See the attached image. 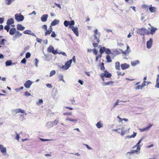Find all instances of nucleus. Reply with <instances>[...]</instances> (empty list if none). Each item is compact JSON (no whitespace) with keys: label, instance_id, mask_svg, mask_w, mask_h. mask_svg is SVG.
I'll return each mask as SVG.
<instances>
[{"label":"nucleus","instance_id":"22","mask_svg":"<svg viewBox=\"0 0 159 159\" xmlns=\"http://www.w3.org/2000/svg\"><path fill=\"white\" fill-rule=\"evenodd\" d=\"M114 83V82H113V81H110L109 82H103L102 83V84L103 86H105L109 85L110 84H113Z\"/></svg>","mask_w":159,"mask_h":159},{"label":"nucleus","instance_id":"62","mask_svg":"<svg viewBox=\"0 0 159 159\" xmlns=\"http://www.w3.org/2000/svg\"><path fill=\"white\" fill-rule=\"evenodd\" d=\"M57 54H62V55H63L64 56H66V53L65 52H58Z\"/></svg>","mask_w":159,"mask_h":159},{"label":"nucleus","instance_id":"53","mask_svg":"<svg viewBox=\"0 0 159 159\" xmlns=\"http://www.w3.org/2000/svg\"><path fill=\"white\" fill-rule=\"evenodd\" d=\"M124 129V128L122 127L121 129V134L122 136H123L125 133V132L123 131Z\"/></svg>","mask_w":159,"mask_h":159},{"label":"nucleus","instance_id":"52","mask_svg":"<svg viewBox=\"0 0 159 159\" xmlns=\"http://www.w3.org/2000/svg\"><path fill=\"white\" fill-rule=\"evenodd\" d=\"M146 83H147V81H144L143 83L142 84L141 86L142 88L146 85L145 84Z\"/></svg>","mask_w":159,"mask_h":159},{"label":"nucleus","instance_id":"23","mask_svg":"<svg viewBox=\"0 0 159 159\" xmlns=\"http://www.w3.org/2000/svg\"><path fill=\"white\" fill-rule=\"evenodd\" d=\"M15 111L16 112V113L20 112L21 113H25V114L26 115V113H25V111L20 108H19L17 109H16L15 110Z\"/></svg>","mask_w":159,"mask_h":159},{"label":"nucleus","instance_id":"9","mask_svg":"<svg viewBox=\"0 0 159 159\" xmlns=\"http://www.w3.org/2000/svg\"><path fill=\"white\" fill-rule=\"evenodd\" d=\"M48 16V14H45L43 15L41 18V20L42 22H45L47 20Z\"/></svg>","mask_w":159,"mask_h":159},{"label":"nucleus","instance_id":"28","mask_svg":"<svg viewBox=\"0 0 159 159\" xmlns=\"http://www.w3.org/2000/svg\"><path fill=\"white\" fill-rule=\"evenodd\" d=\"M96 126L98 128H100L102 127L103 124L101 121H99L96 124Z\"/></svg>","mask_w":159,"mask_h":159},{"label":"nucleus","instance_id":"63","mask_svg":"<svg viewBox=\"0 0 159 159\" xmlns=\"http://www.w3.org/2000/svg\"><path fill=\"white\" fill-rule=\"evenodd\" d=\"M84 145L86 147V148L92 150V148L90 147L88 144H84Z\"/></svg>","mask_w":159,"mask_h":159},{"label":"nucleus","instance_id":"39","mask_svg":"<svg viewBox=\"0 0 159 159\" xmlns=\"http://www.w3.org/2000/svg\"><path fill=\"white\" fill-rule=\"evenodd\" d=\"M10 28V25H6L5 26L4 29L6 30L7 32H8L9 31Z\"/></svg>","mask_w":159,"mask_h":159},{"label":"nucleus","instance_id":"41","mask_svg":"<svg viewBox=\"0 0 159 159\" xmlns=\"http://www.w3.org/2000/svg\"><path fill=\"white\" fill-rule=\"evenodd\" d=\"M46 126L48 128H50L53 127L52 126L51 122H47L46 124Z\"/></svg>","mask_w":159,"mask_h":159},{"label":"nucleus","instance_id":"21","mask_svg":"<svg viewBox=\"0 0 159 159\" xmlns=\"http://www.w3.org/2000/svg\"><path fill=\"white\" fill-rule=\"evenodd\" d=\"M12 64L14 65L15 63H12V61L11 60H9L5 62V65L6 66H9L11 65Z\"/></svg>","mask_w":159,"mask_h":159},{"label":"nucleus","instance_id":"44","mask_svg":"<svg viewBox=\"0 0 159 159\" xmlns=\"http://www.w3.org/2000/svg\"><path fill=\"white\" fill-rule=\"evenodd\" d=\"M59 79L61 81L62 80L63 82H65V81L63 79V76L61 74H60L59 76Z\"/></svg>","mask_w":159,"mask_h":159},{"label":"nucleus","instance_id":"4","mask_svg":"<svg viewBox=\"0 0 159 159\" xmlns=\"http://www.w3.org/2000/svg\"><path fill=\"white\" fill-rule=\"evenodd\" d=\"M103 76L107 78H110L111 76V75L108 72L105 70L104 71V73H102L100 75L101 77H103Z\"/></svg>","mask_w":159,"mask_h":159},{"label":"nucleus","instance_id":"58","mask_svg":"<svg viewBox=\"0 0 159 159\" xmlns=\"http://www.w3.org/2000/svg\"><path fill=\"white\" fill-rule=\"evenodd\" d=\"M100 69L102 70H103L105 69V67L104 66V63H102V65L100 67Z\"/></svg>","mask_w":159,"mask_h":159},{"label":"nucleus","instance_id":"5","mask_svg":"<svg viewBox=\"0 0 159 159\" xmlns=\"http://www.w3.org/2000/svg\"><path fill=\"white\" fill-rule=\"evenodd\" d=\"M33 82L30 80L27 81L24 84L25 87L27 89H29Z\"/></svg>","mask_w":159,"mask_h":159},{"label":"nucleus","instance_id":"26","mask_svg":"<svg viewBox=\"0 0 159 159\" xmlns=\"http://www.w3.org/2000/svg\"><path fill=\"white\" fill-rule=\"evenodd\" d=\"M115 68L116 70H120V62L118 61H117L115 63Z\"/></svg>","mask_w":159,"mask_h":159},{"label":"nucleus","instance_id":"54","mask_svg":"<svg viewBox=\"0 0 159 159\" xmlns=\"http://www.w3.org/2000/svg\"><path fill=\"white\" fill-rule=\"evenodd\" d=\"M101 57H102V55L101 54L98 55L96 57V60H95L96 61H97L98 59V58H99Z\"/></svg>","mask_w":159,"mask_h":159},{"label":"nucleus","instance_id":"50","mask_svg":"<svg viewBox=\"0 0 159 159\" xmlns=\"http://www.w3.org/2000/svg\"><path fill=\"white\" fill-rule=\"evenodd\" d=\"M51 34V36L53 38H55L56 37V34L54 31H52Z\"/></svg>","mask_w":159,"mask_h":159},{"label":"nucleus","instance_id":"7","mask_svg":"<svg viewBox=\"0 0 159 159\" xmlns=\"http://www.w3.org/2000/svg\"><path fill=\"white\" fill-rule=\"evenodd\" d=\"M153 125L152 124H150L147 127L143 129H140L139 130L141 132H143L144 131H147Z\"/></svg>","mask_w":159,"mask_h":159},{"label":"nucleus","instance_id":"2","mask_svg":"<svg viewBox=\"0 0 159 159\" xmlns=\"http://www.w3.org/2000/svg\"><path fill=\"white\" fill-rule=\"evenodd\" d=\"M48 52H52L54 55H56L58 53L57 51L55 50L53 47L52 45L49 46L47 49Z\"/></svg>","mask_w":159,"mask_h":159},{"label":"nucleus","instance_id":"51","mask_svg":"<svg viewBox=\"0 0 159 159\" xmlns=\"http://www.w3.org/2000/svg\"><path fill=\"white\" fill-rule=\"evenodd\" d=\"M129 154V155L131 156L134 153V150H132L130 151V152H127V154Z\"/></svg>","mask_w":159,"mask_h":159},{"label":"nucleus","instance_id":"8","mask_svg":"<svg viewBox=\"0 0 159 159\" xmlns=\"http://www.w3.org/2000/svg\"><path fill=\"white\" fill-rule=\"evenodd\" d=\"M72 60L71 59L67 61L65 64V66L66 68V69L67 70L68 69L69 67L70 66L71 63H72Z\"/></svg>","mask_w":159,"mask_h":159},{"label":"nucleus","instance_id":"17","mask_svg":"<svg viewBox=\"0 0 159 159\" xmlns=\"http://www.w3.org/2000/svg\"><path fill=\"white\" fill-rule=\"evenodd\" d=\"M72 30L74 32L76 36L78 37L79 36L78 28L77 27H75L74 28H73Z\"/></svg>","mask_w":159,"mask_h":159},{"label":"nucleus","instance_id":"25","mask_svg":"<svg viewBox=\"0 0 159 159\" xmlns=\"http://www.w3.org/2000/svg\"><path fill=\"white\" fill-rule=\"evenodd\" d=\"M66 120H69L70 121L73 122L74 123H76L78 121L77 119H73L69 117H67L66 118Z\"/></svg>","mask_w":159,"mask_h":159},{"label":"nucleus","instance_id":"11","mask_svg":"<svg viewBox=\"0 0 159 159\" xmlns=\"http://www.w3.org/2000/svg\"><path fill=\"white\" fill-rule=\"evenodd\" d=\"M149 9L152 13H155L157 10L156 8L152 7L151 5L149 6Z\"/></svg>","mask_w":159,"mask_h":159},{"label":"nucleus","instance_id":"59","mask_svg":"<svg viewBox=\"0 0 159 159\" xmlns=\"http://www.w3.org/2000/svg\"><path fill=\"white\" fill-rule=\"evenodd\" d=\"M39 139L41 141L43 142L48 141L50 140L48 139H43L42 138H39Z\"/></svg>","mask_w":159,"mask_h":159},{"label":"nucleus","instance_id":"12","mask_svg":"<svg viewBox=\"0 0 159 159\" xmlns=\"http://www.w3.org/2000/svg\"><path fill=\"white\" fill-rule=\"evenodd\" d=\"M152 40L150 39L149 40L147 41V47L148 48H150L152 46Z\"/></svg>","mask_w":159,"mask_h":159},{"label":"nucleus","instance_id":"10","mask_svg":"<svg viewBox=\"0 0 159 159\" xmlns=\"http://www.w3.org/2000/svg\"><path fill=\"white\" fill-rule=\"evenodd\" d=\"M130 66L126 63H123L121 65V67L122 70H125L129 68Z\"/></svg>","mask_w":159,"mask_h":159},{"label":"nucleus","instance_id":"37","mask_svg":"<svg viewBox=\"0 0 159 159\" xmlns=\"http://www.w3.org/2000/svg\"><path fill=\"white\" fill-rule=\"evenodd\" d=\"M94 32L95 33L94 35H98L99 37H100L101 34L99 33L98 32V31L97 29H96L94 31Z\"/></svg>","mask_w":159,"mask_h":159},{"label":"nucleus","instance_id":"34","mask_svg":"<svg viewBox=\"0 0 159 159\" xmlns=\"http://www.w3.org/2000/svg\"><path fill=\"white\" fill-rule=\"evenodd\" d=\"M106 59L107 60V62H111L112 61V60L111 59L110 56L109 55L106 56Z\"/></svg>","mask_w":159,"mask_h":159},{"label":"nucleus","instance_id":"47","mask_svg":"<svg viewBox=\"0 0 159 159\" xmlns=\"http://www.w3.org/2000/svg\"><path fill=\"white\" fill-rule=\"evenodd\" d=\"M30 57V53L29 52H27L25 54V57L26 58H28Z\"/></svg>","mask_w":159,"mask_h":159},{"label":"nucleus","instance_id":"29","mask_svg":"<svg viewBox=\"0 0 159 159\" xmlns=\"http://www.w3.org/2000/svg\"><path fill=\"white\" fill-rule=\"evenodd\" d=\"M106 50V48L105 47H101L99 50V52L101 54H102L104 52H105Z\"/></svg>","mask_w":159,"mask_h":159},{"label":"nucleus","instance_id":"49","mask_svg":"<svg viewBox=\"0 0 159 159\" xmlns=\"http://www.w3.org/2000/svg\"><path fill=\"white\" fill-rule=\"evenodd\" d=\"M142 89V88L141 86V85H139L138 86H136L135 88V89L136 90H138V89Z\"/></svg>","mask_w":159,"mask_h":159},{"label":"nucleus","instance_id":"30","mask_svg":"<svg viewBox=\"0 0 159 159\" xmlns=\"http://www.w3.org/2000/svg\"><path fill=\"white\" fill-rule=\"evenodd\" d=\"M136 147H137V149L134 150V153H136L137 154H139L140 153V146H136Z\"/></svg>","mask_w":159,"mask_h":159},{"label":"nucleus","instance_id":"57","mask_svg":"<svg viewBox=\"0 0 159 159\" xmlns=\"http://www.w3.org/2000/svg\"><path fill=\"white\" fill-rule=\"evenodd\" d=\"M75 24V22L73 20H71L70 21V25H73Z\"/></svg>","mask_w":159,"mask_h":159},{"label":"nucleus","instance_id":"43","mask_svg":"<svg viewBox=\"0 0 159 159\" xmlns=\"http://www.w3.org/2000/svg\"><path fill=\"white\" fill-rule=\"evenodd\" d=\"M56 73V71L55 70H53L51 71L50 73L49 76L52 77L53 75Z\"/></svg>","mask_w":159,"mask_h":159},{"label":"nucleus","instance_id":"42","mask_svg":"<svg viewBox=\"0 0 159 159\" xmlns=\"http://www.w3.org/2000/svg\"><path fill=\"white\" fill-rule=\"evenodd\" d=\"M156 83V84L155 86V87L157 88H159V82L158 79H157Z\"/></svg>","mask_w":159,"mask_h":159},{"label":"nucleus","instance_id":"16","mask_svg":"<svg viewBox=\"0 0 159 159\" xmlns=\"http://www.w3.org/2000/svg\"><path fill=\"white\" fill-rule=\"evenodd\" d=\"M16 29L14 28H11L9 31V34L11 35H13L16 33Z\"/></svg>","mask_w":159,"mask_h":159},{"label":"nucleus","instance_id":"35","mask_svg":"<svg viewBox=\"0 0 159 159\" xmlns=\"http://www.w3.org/2000/svg\"><path fill=\"white\" fill-rule=\"evenodd\" d=\"M105 53L108 55L112 54L111 51L109 48H106V50H105Z\"/></svg>","mask_w":159,"mask_h":159},{"label":"nucleus","instance_id":"36","mask_svg":"<svg viewBox=\"0 0 159 159\" xmlns=\"http://www.w3.org/2000/svg\"><path fill=\"white\" fill-rule=\"evenodd\" d=\"M6 3L7 5H9L11 4V3L14 1L15 0H5Z\"/></svg>","mask_w":159,"mask_h":159},{"label":"nucleus","instance_id":"55","mask_svg":"<svg viewBox=\"0 0 159 159\" xmlns=\"http://www.w3.org/2000/svg\"><path fill=\"white\" fill-rule=\"evenodd\" d=\"M119 100H118L117 101V102L114 103L113 106V108H114L116 106L118 105Z\"/></svg>","mask_w":159,"mask_h":159},{"label":"nucleus","instance_id":"60","mask_svg":"<svg viewBox=\"0 0 159 159\" xmlns=\"http://www.w3.org/2000/svg\"><path fill=\"white\" fill-rule=\"evenodd\" d=\"M63 115H66V116L71 115V113H69V112H65L63 113Z\"/></svg>","mask_w":159,"mask_h":159},{"label":"nucleus","instance_id":"3","mask_svg":"<svg viewBox=\"0 0 159 159\" xmlns=\"http://www.w3.org/2000/svg\"><path fill=\"white\" fill-rule=\"evenodd\" d=\"M147 30V29L142 28L141 29H138L137 30V33L139 34L142 35H144L146 34V31Z\"/></svg>","mask_w":159,"mask_h":159},{"label":"nucleus","instance_id":"19","mask_svg":"<svg viewBox=\"0 0 159 159\" xmlns=\"http://www.w3.org/2000/svg\"><path fill=\"white\" fill-rule=\"evenodd\" d=\"M49 30H47L45 33V35L47 36L48 35H49L50 33L52 32V28L51 26H50L49 28Z\"/></svg>","mask_w":159,"mask_h":159},{"label":"nucleus","instance_id":"6","mask_svg":"<svg viewBox=\"0 0 159 159\" xmlns=\"http://www.w3.org/2000/svg\"><path fill=\"white\" fill-rule=\"evenodd\" d=\"M23 33L25 34H27L29 35H31L33 36H34L35 37H36V36L35 34L33 33L32 31L30 30H25L23 32Z\"/></svg>","mask_w":159,"mask_h":159},{"label":"nucleus","instance_id":"48","mask_svg":"<svg viewBox=\"0 0 159 159\" xmlns=\"http://www.w3.org/2000/svg\"><path fill=\"white\" fill-rule=\"evenodd\" d=\"M35 66L36 67H37L38 66V63H39V60H38V59L37 58H35Z\"/></svg>","mask_w":159,"mask_h":159},{"label":"nucleus","instance_id":"15","mask_svg":"<svg viewBox=\"0 0 159 159\" xmlns=\"http://www.w3.org/2000/svg\"><path fill=\"white\" fill-rule=\"evenodd\" d=\"M14 20L13 18H11L8 19L7 21V25H10L12 24H13L14 23Z\"/></svg>","mask_w":159,"mask_h":159},{"label":"nucleus","instance_id":"31","mask_svg":"<svg viewBox=\"0 0 159 159\" xmlns=\"http://www.w3.org/2000/svg\"><path fill=\"white\" fill-rule=\"evenodd\" d=\"M100 41L99 38H98L97 36L94 35V41L95 42L99 43Z\"/></svg>","mask_w":159,"mask_h":159},{"label":"nucleus","instance_id":"40","mask_svg":"<svg viewBox=\"0 0 159 159\" xmlns=\"http://www.w3.org/2000/svg\"><path fill=\"white\" fill-rule=\"evenodd\" d=\"M64 24L66 27H67L70 25V21L65 20L64 22Z\"/></svg>","mask_w":159,"mask_h":159},{"label":"nucleus","instance_id":"61","mask_svg":"<svg viewBox=\"0 0 159 159\" xmlns=\"http://www.w3.org/2000/svg\"><path fill=\"white\" fill-rule=\"evenodd\" d=\"M26 62V60L25 58H24L21 61V63L25 64Z\"/></svg>","mask_w":159,"mask_h":159},{"label":"nucleus","instance_id":"27","mask_svg":"<svg viewBox=\"0 0 159 159\" xmlns=\"http://www.w3.org/2000/svg\"><path fill=\"white\" fill-rule=\"evenodd\" d=\"M133 134L131 135H127L126 136V138H128V139H130V138H134L135 137L136 135V134H137V133H135L134 132H133Z\"/></svg>","mask_w":159,"mask_h":159},{"label":"nucleus","instance_id":"33","mask_svg":"<svg viewBox=\"0 0 159 159\" xmlns=\"http://www.w3.org/2000/svg\"><path fill=\"white\" fill-rule=\"evenodd\" d=\"M22 35V34L20 33V32L18 31H16V34L15 35V37H17L18 36H21Z\"/></svg>","mask_w":159,"mask_h":159},{"label":"nucleus","instance_id":"32","mask_svg":"<svg viewBox=\"0 0 159 159\" xmlns=\"http://www.w3.org/2000/svg\"><path fill=\"white\" fill-rule=\"evenodd\" d=\"M151 29L150 31L152 34H153L155 33V31L157 30V29L156 28H154L152 26H151Z\"/></svg>","mask_w":159,"mask_h":159},{"label":"nucleus","instance_id":"13","mask_svg":"<svg viewBox=\"0 0 159 159\" xmlns=\"http://www.w3.org/2000/svg\"><path fill=\"white\" fill-rule=\"evenodd\" d=\"M59 121V119L58 118L56 119L54 121H51L52 126H54V125H57L58 124Z\"/></svg>","mask_w":159,"mask_h":159},{"label":"nucleus","instance_id":"45","mask_svg":"<svg viewBox=\"0 0 159 159\" xmlns=\"http://www.w3.org/2000/svg\"><path fill=\"white\" fill-rule=\"evenodd\" d=\"M142 8H144L145 9H148V8L149 9V7L146 4H143L142 5Z\"/></svg>","mask_w":159,"mask_h":159},{"label":"nucleus","instance_id":"24","mask_svg":"<svg viewBox=\"0 0 159 159\" xmlns=\"http://www.w3.org/2000/svg\"><path fill=\"white\" fill-rule=\"evenodd\" d=\"M139 61L138 60L131 61V65L132 66H135L139 63Z\"/></svg>","mask_w":159,"mask_h":159},{"label":"nucleus","instance_id":"56","mask_svg":"<svg viewBox=\"0 0 159 159\" xmlns=\"http://www.w3.org/2000/svg\"><path fill=\"white\" fill-rule=\"evenodd\" d=\"M36 38V41H37L38 42V43H41V41L42 40V39H39V38H37V37Z\"/></svg>","mask_w":159,"mask_h":159},{"label":"nucleus","instance_id":"14","mask_svg":"<svg viewBox=\"0 0 159 159\" xmlns=\"http://www.w3.org/2000/svg\"><path fill=\"white\" fill-rule=\"evenodd\" d=\"M25 29V27L22 25L18 24L17 25V29L18 30L22 31Z\"/></svg>","mask_w":159,"mask_h":159},{"label":"nucleus","instance_id":"1","mask_svg":"<svg viewBox=\"0 0 159 159\" xmlns=\"http://www.w3.org/2000/svg\"><path fill=\"white\" fill-rule=\"evenodd\" d=\"M15 19L18 22L22 21L24 19V16L20 14H16L15 15Z\"/></svg>","mask_w":159,"mask_h":159},{"label":"nucleus","instance_id":"38","mask_svg":"<svg viewBox=\"0 0 159 159\" xmlns=\"http://www.w3.org/2000/svg\"><path fill=\"white\" fill-rule=\"evenodd\" d=\"M143 139V138H141V139H140L138 143L134 147V148H135L136 147V146H140L139 145L140 143L141 142L142 140Z\"/></svg>","mask_w":159,"mask_h":159},{"label":"nucleus","instance_id":"46","mask_svg":"<svg viewBox=\"0 0 159 159\" xmlns=\"http://www.w3.org/2000/svg\"><path fill=\"white\" fill-rule=\"evenodd\" d=\"M1 152L3 153H6L7 151H6V149L5 148H3L1 150Z\"/></svg>","mask_w":159,"mask_h":159},{"label":"nucleus","instance_id":"18","mask_svg":"<svg viewBox=\"0 0 159 159\" xmlns=\"http://www.w3.org/2000/svg\"><path fill=\"white\" fill-rule=\"evenodd\" d=\"M129 46L127 45V49L125 51H123L122 50H120L121 52H122V53L123 54H128L130 52V50H129Z\"/></svg>","mask_w":159,"mask_h":159},{"label":"nucleus","instance_id":"64","mask_svg":"<svg viewBox=\"0 0 159 159\" xmlns=\"http://www.w3.org/2000/svg\"><path fill=\"white\" fill-rule=\"evenodd\" d=\"M25 95L26 96H30L31 95V94L29 93L27 91L25 92Z\"/></svg>","mask_w":159,"mask_h":159},{"label":"nucleus","instance_id":"20","mask_svg":"<svg viewBox=\"0 0 159 159\" xmlns=\"http://www.w3.org/2000/svg\"><path fill=\"white\" fill-rule=\"evenodd\" d=\"M59 20L55 19L52 22L51 25V26H54L58 24L59 23Z\"/></svg>","mask_w":159,"mask_h":159}]
</instances>
